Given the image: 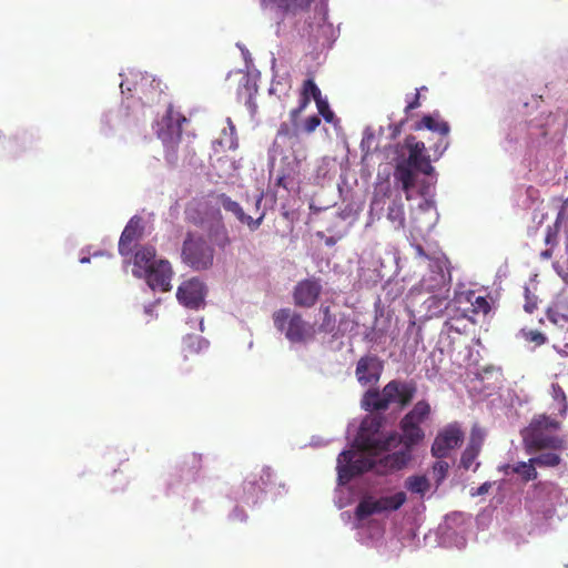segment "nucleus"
I'll list each match as a JSON object with an SVG mask.
<instances>
[{
	"instance_id": "obj_18",
	"label": "nucleus",
	"mask_w": 568,
	"mask_h": 568,
	"mask_svg": "<svg viewBox=\"0 0 568 568\" xmlns=\"http://www.w3.org/2000/svg\"><path fill=\"white\" fill-rule=\"evenodd\" d=\"M143 234V225L141 217L133 216L124 227L119 240V253L128 256L132 253V244L141 239Z\"/></svg>"
},
{
	"instance_id": "obj_7",
	"label": "nucleus",
	"mask_w": 568,
	"mask_h": 568,
	"mask_svg": "<svg viewBox=\"0 0 568 568\" xmlns=\"http://www.w3.org/2000/svg\"><path fill=\"white\" fill-rule=\"evenodd\" d=\"M381 426V418H365L362 422L359 433L355 439L357 448L369 453H384L388 452L393 446H396L398 435L396 433H390L387 436L382 437L378 434Z\"/></svg>"
},
{
	"instance_id": "obj_52",
	"label": "nucleus",
	"mask_w": 568,
	"mask_h": 568,
	"mask_svg": "<svg viewBox=\"0 0 568 568\" xmlns=\"http://www.w3.org/2000/svg\"><path fill=\"white\" fill-rule=\"evenodd\" d=\"M479 466H480V463H478V462H477V463L475 464V467H474V469H473V470H474V471H476V470L478 469V467H479Z\"/></svg>"
},
{
	"instance_id": "obj_51",
	"label": "nucleus",
	"mask_w": 568,
	"mask_h": 568,
	"mask_svg": "<svg viewBox=\"0 0 568 568\" xmlns=\"http://www.w3.org/2000/svg\"><path fill=\"white\" fill-rule=\"evenodd\" d=\"M277 185L280 186H283L285 189H287V185L285 183V176H280L278 180H277Z\"/></svg>"
},
{
	"instance_id": "obj_2",
	"label": "nucleus",
	"mask_w": 568,
	"mask_h": 568,
	"mask_svg": "<svg viewBox=\"0 0 568 568\" xmlns=\"http://www.w3.org/2000/svg\"><path fill=\"white\" fill-rule=\"evenodd\" d=\"M560 428V422L546 414L534 416L529 425L521 432L526 450L536 453L546 449H565V439L558 434Z\"/></svg>"
},
{
	"instance_id": "obj_12",
	"label": "nucleus",
	"mask_w": 568,
	"mask_h": 568,
	"mask_svg": "<svg viewBox=\"0 0 568 568\" xmlns=\"http://www.w3.org/2000/svg\"><path fill=\"white\" fill-rule=\"evenodd\" d=\"M322 293L321 280L310 277L300 281L293 291V301L296 306L310 308L314 306Z\"/></svg>"
},
{
	"instance_id": "obj_4",
	"label": "nucleus",
	"mask_w": 568,
	"mask_h": 568,
	"mask_svg": "<svg viewBox=\"0 0 568 568\" xmlns=\"http://www.w3.org/2000/svg\"><path fill=\"white\" fill-rule=\"evenodd\" d=\"M382 453H369L358 448L355 450H344L337 458V474L341 483L346 484L354 477L366 471L374 470L378 475H386L396 469H388L383 463V457L376 459Z\"/></svg>"
},
{
	"instance_id": "obj_49",
	"label": "nucleus",
	"mask_w": 568,
	"mask_h": 568,
	"mask_svg": "<svg viewBox=\"0 0 568 568\" xmlns=\"http://www.w3.org/2000/svg\"><path fill=\"white\" fill-rule=\"evenodd\" d=\"M416 252L419 256H423V257H426V258H429L428 255L426 254V252L424 251L423 246L422 245H416Z\"/></svg>"
},
{
	"instance_id": "obj_3",
	"label": "nucleus",
	"mask_w": 568,
	"mask_h": 568,
	"mask_svg": "<svg viewBox=\"0 0 568 568\" xmlns=\"http://www.w3.org/2000/svg\"><path fill=\"white\" fill-rule=\"evenodd\" d=\"M417 393L415 382H403L393 379L388 382L379 392L378 389H368L362 399V406L366 410H386L392 403H397L400 407H406Z\"/></svg>"
},
{
	"instance_id": "obj_11",
	"label": "nucleus",
	"mask_w": 568,
	"mask_h": 568,
	"mask_svg": "<svg viewBox=\"0 0 568 568\" xmlns=\"http://www.w3.org/2000/svg\"><path fill=\"white\" fill-rule=\"evenodd\" d=\"M423 129H427L439 134L438 141L430 148L434 151L436 159H438L443 155L449 144L447 141V136L450 131L449 124L446 121L440 120L438 113H434L424 115L422 120L415 124V130Z\"/></svg>"
},
{
	"instance_id": "obj_33",
	"label": "nucleus",
	"mask_w": 568,
	"mask_h": 568,
	"mask_svg": "<svg viewBox=\"0 0 568 568\" xmlns=\"http://www.w3.org/2000/svg\"><path fill=\"white\" fill-rule=\"evenodd\" d=\"M448 292L449 288H446L445 294L440 293L429 296L425 302L427 304V308L429 311L434 310V314L440 313L443 311V307L446 305Z\"/></svg>"
},
{
	"instance_id": "obj_46",
	"label": "nucleus",
	"mask_w": 568,
	"mask_h": 568,
	"mask_svg": "<svg viewBox=\"0 0 568 568\" xmlns=\"http://www.w3.org/2000/svg\"><path fill=\"white\" fill-rule=\"evenodd\" d=\"M557 232L554 231L550 226L547 227V234L545 237L546 244H554L556 242Z\"/></svg>"
},
{
	"instance_id": "obj_40",
	"label": "nucleus",
	"mask_w": 568,
	"mask_h": 568,
	"mask_svg": "<svg viewBox=\"0 0 568 568\" xmlns=\"http://www.w3.org/2000/svg\"><path fill=\"white\" fill-rule=\"evenodd\" d=\"M321 124V118L318 115L308 116L304 122V131L306 133L314 132Z\"/></svg>"
},
{
	"instance_id": "obj_39",
	"label": "nucleus",
	"mask_w": 568,
	"mask_h": 568,
	"mask_svg": "<svg viewBox=\"0 0 568 568\" xmlns=\"http://www.w3.org/2000/svg\"><path fill=\"white\" fill-rule=\"evenodd\" d=\"M307 105H308V99L307 98L301 99L298 106L291 110V112H290L291 122L297 124L300 114L307 108Z\"/></svg>"
},
{
	"instance_id": "obj_28",
	"label": "nucleus",
	"mask_w": 568,
	"mask_h": 568,
	"mask_svg": "<svg viewBox=\"0 0 568 568\" xmlns=\"http://www.w3.org/2000/svg\"><path fill=\"white\" fill-rule=\"evenodd\" d=\"M405 487L414 494L424 496L430 488L429 480L426 476H409L405 481Z\"/></svg>"
},
{
	"instance_id": "obj_23",
	"label": "nucleus",
	"mask_w": 568,
	"mask_h": 568,
	"mask_svg": "<svg viewBox=\"0 0 568 568\" xmlns=\"http://www.w3.org/2000/svg\"><path fill=\"white\" fill-rule=\"evenodd\" d=\"M504 471L506 474L509 473V470L514 474H518L523 481L528 483L530 480H535L538 476V473L536 470V466L534 463L530 462V458L528 462H519L516 465H505Z\"/></svg>"
},
{
	"instance_id": "obj_15",
	"label": "nucleus",
	"mask_w": 568,
	"mask_h": 568,
	"mask_svg": "<svg viewBox=\"0 0 568 568\" xmlns=\"http://www.w3.org/2000/svg\"><path fill=\"white\" fill-rule=\"evenodd\" d=\"M383 372V363L377 356L366 355L358 359L355 375L358 383L363 386L376 384Z\"/></svg>"
},
{
	"instance_id": "obj_42",
	"label": "nucleus",
	"mask_w": 568,
	"mask_h": 568,
	"mask_svg": "<svg viewBox=\"0 0 568 568\" xmlns=\"http://www.w3.org/2000/svg\"><path fill=\"white\" fill-rule=\"evenodd\" d=\"M525 294H526V303L524 305V310L531 314L535 312V310H537V302H536V298L534 297H530V293H529V290L526 288L525 290Z\"/></svg>"
},
{
	"instance_id": "obj_50",
	"label": "nucleus",
	"mask_w": 568,
	"mask_h": 568,
	"mask_svg": "<svg viewBox=\"0 0 568 568\" xmlns=\"http://www.w3.org/2000/svg\"><path fill=\"white\" fill-rule=\"evenodd\" d=\"M541 258L549 260L552 256L551 250H545L540 253Z\"/></svg>"
},
{
	"instance_id": "obj_31",
	"label": "nucleus",
	"mask_w": 568,
	"mask_h": 568,
	"mask_svg": "<svg viewBox=\"0 0 568 568\" xmlns=\"http://www.w3.org/2000/svg\"><path fill=\"white\" fill-rule=\"evenodd\" d=\"M305 98L308 99V103L311 102V99L316 102L323 98L320 88L316 85L313 79H307L303 82L301 99Z\"/></svg>"
},
{
	"instance_id": "obj_25",
	"label": "nucleus",
	"mask_w": 568,
	"mask_h": 568,
	"mask_svg": "<svg viewBox=\"0 0 568 568\" xmlns=\"http://www.w3.org/2000/svg\"><path fill=\"white\" fill-rule=\"evenodd\" d=\"M432 408L427 400H418L414 407L403 417L416 424L424 423L430 415Z\"/></svg>"
},
{
	"instance_id": "obj_38",
	"label": "nucleus",
	"mask_w": 568,
	"mask_h": 568,
	"mask_svg": "<svg viewBox=\"0 0 568 568\" xmlns=\"http://www.w3.org/2000/svg\"><path fill=\"white\" fill-rule=\"evenodd\" d=\"M185 344V352L193 353L201 348L202 344H205L203 338L199 336H187V338L184 341Z\"/></svg>"
},
{
	"instance_id": "obj_8",
	"label": "nucleus",
	"mask_w": 568,
	"mask_h": 568,
	"mask_svg": "<svg viewBox=\"0 0 568 568\" xmlns=\"http://www.w3.org/2000/svg\"><path fill=\"white\" fill-rule=\"evenodd\" d=\"M182 258L194 271H204L213 265L214 250L202 237L189 235L183 243Z\"/></svg>"
},
{
	"instance_id": "obj_27",
	"label": "nucleus",
	"mask_w": 568,
	"mask_h": 568,
	"mask_svg": "<svg viewBox=\"0 0 568 568\" xmlns=\"http://www.w3.org/2000/svg\"><path fill=\"white\" fill-rule=\"evenodd\" d=\"M387 219L396 229L405 226V211L400 199L394 200L387 209Z\"/></svg>"
},
{
	"instance_id": "obj_1",
	"label": "nucleus",
	"mask_w": 568,
	"mask_h": 568,
	"mask_svg": "<svg viewBox=\"0 0 568 568\" xmlns=\"http://www.w3.org/2000/svg\"><path fill=\"white\" fill-rule=\"evenodd\" d=\"M394 178L402 184L405 192H409L416 183L415 172L430 175L434 172L430 156L426 153L423 141L415 135H407L403 143L396 145Z\"/></svg>"
},
{
	"instance_id": "obj_45",
	"label": "nucleus",
	"mask_w": 568,
	"mask_h": 568,
	"mask_svg": "<svg viewBox=\"0 0 568 568\" xmlns=\"http://www.w3.org/2000/svg\"><path fill=\"white\" fill-rule=\"evenodd\" d=\"M556 485L554 483H550V481H538L534 485V488L536 490H540V491H545L547 489H551V488H555Z\"/></svg>"
},
{
	"instance_id": "obj_13",
	"label": "nucleus",
	"mask_w": 568,
	"mask_h": 568,
	"mask_svg": "<svg viewBox=\"0 0 568 568\" xmlns=\"http://www.w3.org/2000/svg\"><path fill=\"white\" fill-rule=\"evenodd\" d=\"M205 294V285L201 281L192 278L179 286L176 297L185 307L199 310L204 305Z\"/></svg>"
},
{
	"instance_id": "obj_21",
	"label": "nucleus",
	"mask_w": 568,
	"mask_h": 568,
	"mask_svg": "<svg viewBox=\"0 0 568 568\" xmlns=\"http://www.w3.org/2000/svg\"><path fill=\"white\" fill-rule=\"evenodd\" d=\"M155 248L150 245L140 246L135 253L133 258V275L135 277H144L145 274L158 263L155 261Z\"/></svg>"
},
{
	"instance_id": "obj_16",
	"label": "nucleus",
	"mask_w": 568,
	"mask_h": 568,
	"mask_svg": "<svg viewBox=\"0 0 568 568\" xmlns=\"http://www.w3.org/2000/svg\"><path fill=\"white\" fill-rule=\"evenodd\" d=\"M172 267L168 261L160 260L153 267L145 274L148 285L153 290L168 292L171 290Z\"/></svg>"
},
{
	"instance_id": "obj_32",
	"label": "nucleus",
	"mask_w": 568,
	"mask_h": 568,
	"mask_svg": "<svg viewBox=\"0 0 568 568\" xmlns=\"http://www.w3.org/2000/svg\"><path fill=\"white\" fill-rule=\"evenodd\" d=\"M443 459H438L432 466L433 477L436 481V485L439 486L447 477L450 465L448 462Z\"/></svg>"
},
{
	"instance_id": "obj_37",
	"label": "nucleus",
	"mask_w": 568,
	"mask_h": 568,
	"mask_svg": "<svg viewBox=\"0 0 568 568\" xmlns=\"http://www.w3.org/2000/svg\"><path fill=\"white\" fill-rule=\"evenodd\" d=\"M213 239H214L215 244L220 248H225L226 246H229L231 244V239H230L227 231L224 226L216 230V232L213 235Z\"/></svg>"
},
{
	"instance_id": "obj_48",
	"label": "nucleus",
	"mask_w": 568,
	"mask_h": 568,
	"mask_svg": "<svg viewBox=\"0 0 568 568\" xmlns=\"http://www.w3.org/2000/svg\"><path fill=\"white\" fill-rule=\"evenodd\" d=\"M191 464L196 468L199 469L201 467L200 463H201V458L197 457L196 455H192L191 456Z\"/></svg>"
},
{
	"instance_id": "obj_35",
	"label": "nucleus",
	"mask_w": 568,
	"mask_h": 568,
	"mask_svg": "<svg viewBox=\"0 0 568 568\" xmlns=\"http://www.w3.org/2000/svg\"><path fill=\"white\" fill-rule=\"evenodd\" d=\"M277 138H283L287 140H298V129L297 124L291 122H283L281 123L278 130H277Z\"/></svg>"
},
{
	"instance_id": "obj_26",
	"label": "nucleus",
	"mask_w": 568,
	"mask_h": 568,
	"mask_svg": "<svg viewBox=\"0 0 568 568\" xmlns=\"http://www.w3.org/2000/svg\"><path fill=\"white\" fill-rule=\"evenodd\" d=\"M381 511H393L399 509L406 501V494L398 491L392 496H384L377 498Z\"/></svg>"
},
{
	"instance_id": "obj_5",
	"label": "nucleus",
	"mask_w": 568,
	"mask_h": 568,
	"mask_svg": "<svg viewBox=\"0 0 568 568\" xmlns=\"http://www.w3.org/2000/svg\"><path fill=\"white\" fill-rule=\"evenodd\" d=\"M273 322L276 329L284 333L291 343L305 344L315 338L314 326L291 308H280L274 312Z\"/></svg>"
},
{
	"instance_id": "obj_19",
	"label": "nucleus",
	"mask_w": 568,
	"mask_h": 568,
	"mask_svg": "<svg viewBox=\"0 0 568 568\" xmlns=\"http://www.w3.org/2000/svg\"><path fill=\"white\" fill-rule=\"evenodd\" d=\"M273 473L270 467H262L258 471L251 474L243 484L244 491L251 497H257L260 493L266 491L272 486Z\"/></svg>"
},
{
	"instance_id": "obj_36",
	"label": "nucleus",
	"mask_w": 568,
	"mask_h": 568,
	"mask_svg": "<svg viewBox=\"0 0 568 568\" xmlns=\"http://www.w3.org/2000/svg\"><path fill=\"white\" fill-rule=\"evenodd\" d=\"M315 103H316L318 113L323 116V119L328 123L333 122L335 114L331 110L328 102L324 98H322L318 101H316Z\"/></svg>"
},
{
	"instance_id": "obj_30",
	"label": "nucleus",
	"mask_w": 568,
	"mask_h": 568,
	"mask_svg": "<svg viewBox=\"0 0 568 568\" xmlns=\"http://www.w3.org/2000/svg\"><path fill=\"white\" fill-rule=\"evenodd\" d=\"M468 301L470 302V312L473 314V316H469V320L473 323H476V318L474 317L475 315H487L490 312V304L486 297L473 295L468 298Z\"/></svg>"
},
{
	"instance_id": "obj_20",
	"label": "nucleus",
	"mask_w": 568,
	"mask_h": 568,
	"mask_svg": "<svg viewBox=\"0 0 568 568\" xmlns=\"http://www.w3.org/2000/svg\"><path fill=\"white\" fill-rule=\"evenodd\" d=\"M219 202L225 211L233 213L242 224L248 227L250 231H256L264 220V213L256 219L245 214L242 206L226 194H220Z\"/></svg>"
},
{
	"instance_id": "obj_17",
	"label": "nucleus",
	"mask_w": 568,
	"mask_h": 568,
	"mask_svg": "<svg viewBox=\"0 0 568 568\" xmlns=\"http://www.w3.org/2000/svg\"><path fill=\"white\" fill-rule=\"evenodd\" d=\"M484 440H485L484 430L480 427H478L477 425H474L470 430L468 444L460 456V460H459L460 468H463L465 470H468L471 468V466L475 464L478 455L481 452Z\"/></svg>"
},
{
	"instance_id": "obj_34",
	"label": "nucleus",
	"mask_w": 568,
	"mask_h": 568,
	"mask_svg": "<svg viewBox=\"0 0 568 568\" xmlns=\"http://www.w3.org/2000/svg\"><path fill=\"white\" fill-rule=\"evenodd\" d=\"M551 396L554 400L559 403V413L564 416L568 409V402L565 390L559 384L551 385Z\"/></svg>"
},
{
	"instance_id": "obj_22",
	"label": "nucleus",
	"mask_w": 568,
	"mask_h": 568,
	"mask_svg": "<svg viewBox=\"0 0 568 568\" xmlns=\"http://www.w3.org/2000/svg\"><path fill=\"white\" fill-rule=\"evenodd\" d=\"M155 80L151 79L149 75H141L140 81H134L133 89L131 88V81L129 79H125L121 82L120 87L122 90V93L126 91L131 92L133 91L134 94L138 95L140 100H153V97H150V94L159 93L158 85L154 84Z\"/></svg>"
},
{
	"instance_id": "obj_10",
	"label": "nucleus",
	"mask_w": 568,
	"mask_h": 568,
	"mask_svg": "<svg viewBox=\"0 0 568 568\" xmlns=\"http://www.w3.org/2000/svg\"><path fill=\"white\" fill-rule=\"evenodd\" d=\"M265 10L275 11L283 20L301 17L310 11L315 0H258Z\"/></svg>"
},
{
	"instance_id": "obj_24",
	"label": "nucleus",
	"mask_w": 568,
	"mask_h": 568,
	"mask_svg": "<svg viewBox=\"0 0 568 568\" xmlns=\"http://www.w3.org/2000/svg\"><path fill=\"white\" fill-rule=\"evenodd\" d=\"M381 508L376 498L372 496L364 497L355 509V517L358 520H364L374 514H381Z\"/></svg>"
},
{
	"instance_id": "obj_6",
	"label": "nucleus",
	"mask_w": 568,
	"mask_h": 568,
	"mask_svg": "<svg viewBox=\"0 0 568 568\" xmlns=\"http://www.w3.org/2000/svg\"><path fill=\"white\" fill-rule=\"evenodd\" d=\"M399 427L402 436H398L397 444L403 443L405 448L383 457V463L388 469H403L412 459V448L425 438V432L419 424L402 418Z\"/></svg>"
},
{
	"instance_id": "obj_14",
	"label": "nucleus",
	"mask_w": 568,
	"mask_h": 568,
	"mask_svg": "<svg viewBox=\"0 0 568 568\" xmlns=\"http://www.w3.org/2000/svg\"><path fill=\"white\" fill-rule=\"evenodd\" d=\"M323 317L322 322L317 327V332L322 334H328L333 339L343 337L347 332L348 320L345 314H341L339 318L332 313L331 307L322 305L320 308Z\"/></svg>"
},
{
	"instance_id": "obj_29",
	"label": "nucleus",
	"mask_w": 568,
	"mask_h": 568,
	"mask_svg": "<svg viewBox=\"0 0 568 568\" xmlns=\"http://www.w3.org/2000/svg\"><path fill=\"white\" fill-rule=\"evenodd\" d=\"M556 452L541 453L538 456L531 457L530 462L538 467H557L561 463V457Z\"/></svg>"
},
{
	"instance_id": "obj_9",
	"label": "nucleus",
	"mask_w": 568,
	"mask_h": 568,
	"mask_svg": "<svg viewBox=\"0 0 568 568\" xmlns=\"http://www.w3.org/2000/svg\"><path fill=\"white\" fill-rule=\"evenodd\" d=\"M465 433L459 423L453 422L438 430L430 447V454L437 459L447 458L452 450L459 447Z\"/></svg>"
},
{
	"instance_id": "obj_41",
	"label": "nucleus",
	"mask_w": 568,
	"mask_h": 568,
	"mask_svg": "<svg viewBox=\"0 0 568 568\" xmlns=\"http://www.w3.org/2000/svg\"><path fill=\"white\" fill-rule=\"evenodd\" d=\"M430 261V267L435 268L437 271L438 276L440 277V281L445 282L444 266L447 261L444 258H432Z\"/></svg>"
},
{
	"instance_id": "obj_47",
	"label": "nucleus",
	"mask_w": 568,
	"mask_h": 568,
	"mask_svg": "<svg viewBox=\"0 0 568 568\" xmlns=\"http://www.w3.org/2000/svg\"><path fill=\"white\" fill-rule=\"evenodd\" d=\"M491 487V484L490 483H484L483 485H480L478 488H477V491L474 493L473 495H485L489 491Z\"/></svg>"
},
{
	"instance_id": "obj_43",
	"label": "nucleus",
	"mask_w": 568,
	"mask_h": 568,
	"mask_svg": "<svg viewBox=\"0 0 568 568\" xmlns=\"http://www.w3.org/2000/svg\"><path fill=\"white\" fill-rule=\"evenodd\" d=\"M419 92L417 91L415 94H414V98L412 101L408 102V104L406 105L405 108V112L408 113L410 112L412 110H415L417 109L419 105H420V102H419Z\"/></svg>"
},
{
	"instance_id": "obj_44",
	"label": "nucleus",
	"mask_w": 568,
	"mask_h": 568,
	"mask_svg": "<svg viewBox=\"0 0 568 568\" xmlns=\"http://www.w3.org/2000/svg\"><path fill=\"white\" fill-rule=\"evenodd\" d=\"M529 341L535 342L537 345H541L545 343L546 337L540 332H530L529 333Z\"/></svg>"
},
{
	"instance_id": "obj_53",
	"label": "nucleus",
	"mask_w": 568,
	"mask_h": 568,
	"mask_svg": "<svg viewBox=\"0 0 568 568\" xmlns=\"http://www.w3.org/2000/svg\"><path fill=\"white\" fill-rule=\"evenodd\" d=\"M186 119L184 116L181 118V122H185Z\"/></svg>"
}]
</instances>
